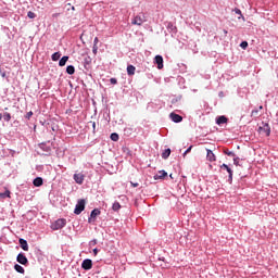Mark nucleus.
<instances>
[{
    "label": "nucleus",
    "instance_id": "1",
    "mask_svg": "<svg viewBox=\"0 0 278 278\" xmlns=\"http://www.w3.org/2000/svg\"><path fill=\"white\" fill-rule=\"evenodd\" d=\"M143 23H147V16H144V13H140L138 15H136L132 21H131V25H142Z\"/></svg>",
    "mask_w": 278,
    "mask_h": 278
},
{
    "label": "nucleus",
    "instance_id": "2",
    "mask_svg": "<svg viewBox=\"0 0 278 278\" xmlns=\"http://www.w3.org/2000/svg\"><path fill=\"white\" fill-rule=\"evenodd\" d=\"M258 134H261V136H270V125L262 123V126L258 127Z\"/></svg>",
    "mask_w": 278,
    "mask_h": 278
},
{
    "label": "nucleus",
    "instance_id": "3",
    "mask_svg": "<svg viewBox=\"0 0 278 278\" xmlns=\"http://www.w3.org/2000/svg\"><path fill=\"white\" fill-rule=\"evenodd\" d=\"M86 210V200H79L75 206L74 214H81Z\"/></svg>",
    "mask_w": 278,
    "mask_h": 278
},
{
    "label": "nucleus",
    "instance_id": "4",
    "mask_svg": "<svg viewBox=\"0 0 278 278\" xmlns=\"http://www.w3.org/2000/svg\"><path fill=\"white\" fill-rule=\"evenodd\" d=\"M64 227H66V219H58L51 225V229H53V231H58L59 229H62Z\"/></svg>",
    "mask_w": 278,
    "mask_h": 278
},
{
    "label": "nucleus",
    "instance_id": "5",
    "mask_svg": "<svg viewBox=\"0 0 278 278\" xmlns=\"http://www.w3.org/2000/svg\"><path fill=\"white\" fill-rule=\"evenodd\" d=\"M220 170H227L228 172V181L229 184H231V181H233V170L231 169V167H229L227 164H222L220 165Z\"/></svg>",
    "mask_w": 278,
    "mask_h": 278
},
{
    "label": "nucleus",
    "instance_id": "6",
    "mask_svg": "<svg viewBox=\"0 0 278 278\" xmlns=\"http://www.w3.org/2000/svg\"><path fill=\"white\" fill-rule=\"evenodd\" d=\"M99 215H101V211L99 208H94L93 211H91L90 217L88 218V223H94Z\"/></svg>",
    "mask_w": 278,
    "mask_h": 278
},
{
    "label": "nucleus",
    "instance_id": "7",
    "mask_svg": "<svg viewBox=\"0 0 278 278\" xmlns=\"http://www.w3.org/2000/svg\"><path fill=\"white\" fill-rule=\"evenodd\" d=\"M16 262H18V264H22L23 266H26V264L29 263V261L27 260V256H25V254L20 253L16 257Z\"/></svg>",
    "mask_w": 278,
    "mask_h": 278
},
{
    "label": "nucleus",
    "instance_id": "8",
    "mask_svg": "<svg viewBox=\"0 0 278 278\" xmlns=\"http://www.w3.org/2000/svg\"><path fill=\"white\" fill-rule=\"evenodd\" d=\"M81 268H84V270H90L92 268V260L90 258L84 260L81 263Z\"/></svg>",
    "mask_w": 278,
    "mask_h": 278
},
{
    "label": "nucleus",
    "instance_id": "9",
    "mask_svg": "<svg viewBox=\"0 0 278 278\" xmlns=\"http://www.w3.org/2000/svg\"><path fill=\"white\" fill-rule=\"evenodd\" d=\"M84 179H86V175L78 173V174H74V181H76L79 186H81V184H84Z\"/></svg>",
    "mask_w": 278,
    "mask_h": 278
},
{
    "label": "nucleus",
    "instance_id": "10",
    "mask_svg": "<svg viewBox=\"0 0 278 278\" xmlns=\"http://www.w3.org/2000/svg\"><path fill=\"white\" fill-rule=\"evenodd\" d=\"M155 64H157V68L162 70L164 68V58H162V55H156L154 58Z\"/></svg>",
    "mask_w": 278,
    "mask_h": 278
},
{
    "label": "nucleus",
    "instance_id": "11",
    "mask_svg": "<svg viewBox=\"0 0 278 278\" xmlns=\"http://www.w3.org/2000/svg\"><path fill=\"white\" fill-rule=\"evenodd\" d=\"M169 118L174 122V123H181V121H184V117H181V115L177 114V113H170L169 114Z\"/></svg>",
    "mask_w": 278,
    "mask_h": 278
},
{
    "label": "nucleus",
    "instance_id": "12",
    "mask_svg": "<svg viewBox=\"0 0 278 278\" xmlns=\"http://www.w3.org/2000/svg\"><path fill=\"white\" fill-rule=\"evenodd\" d=\"M206 160L208 162H216V154L210 149H206Z\"/></svg>",
    "mask_w": 278,
    "mask_h": 278
},
{
    "label": "nucleus",
    "instance_id": "13",
    "mask_svg": "<svg viewBox=\"0 0 278 278\" xmlns=\"http://www.w3.org/2000/svg\"><path fill=\"white\" fill-rule=\"evenodd\" d=\"M18 243H20L21 249H23V251H29V244H27V240L20 239Z\"/></svg>",
    "mask_w": 278,
    "mask_h": 278
},
{
    "label": "nucleus",
    "instance_id": "14",
    "mask_svg": "<svg viewBox=\"0 0 278 278\" xmlns=\"http://www.w3.org/2000/svg\"><path fill=\"white\" fill-rule=\"evenodd\" d=\"M227 117L225 115H222L219 117L216 118V124L217 125H225L227 123Z\"/></svg>",
    "mask_w": 278,
    "mask_h": 278
},
{
    "label": "nucleus",
    "instance_id": "15",
    "mask_svg": "<svg viewBox=\"0 0 278 278\" xmlns=\"http://www.w3.org/2000/svg\"><path fill=\"white\" fill-rule=\"evenodd\" d=\"M168 173H166L165 170H160L159 174H156L154 176V179H164V177H167Z\"/></svg>",
    "mask_w": 278,
    "mask_h": 278
},
{
    "label": "nucleus",
    "instance_id": "16",
    "mask_svg": "<svg viewBox=\"0 0 278 278\" xmlns=\"http://www.w3.org/2000/svg\"><path fill=\"white\" fill-rule=\"evenodd\" d=\"M33 184H34V186H35L36 188H40V186H42V184H43L42 178H41V177L35 178L34 181H33Z\"/></svg>",
    "mask_w": 278,
    "mask_h": 278
},
{
    "label": "nucleus",
    "instance_id": "17",
    "mask_svg": "<svg viewBox=\"0 0 278 278\" xmlns=\"http://www.w3.org/2000/svg\"><path fill=\"white\" fill-rule=\"evenodd\" d=\"M14 269L16 270V273H20L21 275H25V268H23V266L15 264Z\"/></svg>",
    "mask_w": 278,
    "mask_h": 278
},
{
    "label": "nucleus",
    "instance_id": "18",
    "mask_svg": "<svg viewBox=\"0 0 278 278\" xmlns=\"http://www.w3.org/2000/svg\"><path fill=\"white\" fill-rule=\"evenodd\" d=\"M127 73H128V75H136V66L128 65L127 66Z\"/></svg>",
    "mask_w": 278,
    "mask_h": 278
},
{
    "label": "nucleus",
    "instance_id": "19",
    "mask_svg": "<svg viewBox=\"0 0 278 278\" xmlns=\"http://www.w3.org/2000/svg\"><path fill=\"white\" fill-rule=\"evenodd\" d=\"M66 74H67V75H75V66L68 65V66L66 67Z\"/></svg>",
    "mask_w": 278,
    "mask_h": 278
},
{
    "label": "nucleus",
    "instance_id": "20",
    "mask_svg": "<svg viewBox=\"0 0 278 278\" xmlns=\"http://www.w3.org/2000/svg\"><path fill=\"white\" fill-rule=\"evenodd\" d=\"M162 157H163V160H168V157H170V149H166V150L162 153Z\"/></svg>",
    "mask_w": 278,
    "mask_h": 278
},
{
    "label": "nucleus",
    "instance_id": "21",
    "mask_svg": "<svg viewBox=\"0 0 278 278\" xmlns=\"http://www.w3.org/2000/svg\"><path fill=\"white\" fill-rule=\"evenodd\" d=\"M66 62H68V56H63V58L59 61V66H66Z\"/></svg>",
    "mask_w": 278,
    "mask_h": 278
},
{
    "label": "nucleus",
    "instance_id": "22",
    "mask_svg": "<svg viewBox=\"0 0 278 278\" xmlns=\"http://www.w3.org/2000/svg\"><path fill=\"white\" fill-rule=\"evenodd\" d=\"M10 190H5L3 193H0V199H10Z\"/></svg>",
    "mask_w": 278,
    "mask_h": 278
},
{
    "label": "nucleus",
    "instance_id": "23",
    "mask_svg": "<svg viewBox=\"0 0 278 278\" xmlns=\"http://www.w3.org/2000/svg\"><path fill=\"white\" fill-rule=\"evenodd\" d=\"M60 58H62V54L60 52H54L52 54V61L53 62H58V60H60Z\"/></svg>",
    "mask_w": 278,
    "mask_h": 278
},
{
    "label": "nucleus",
    "instance_id": "24",
    "mask_svg": "<svg viewBox=\"0 0 278 278\" xmlns=\"http://www.w3.org/2000/svg\"><path fill=\"white\" fill-rule=\"evenodd\" d=\"M112 210L113 212H118V210H121V203L114 202L112 205Z\"/></svg>",
    "mask_w": 278,
    "mask_h": 278
},
{
    "label": "nucleus",
    "instance_id": "25",
    "mask_svg": "<svg viewBox=\"0 0 278 278\" xmlns=\"http://www.w3.org/2000/svg\"><path fill=\"white\" fill-rule=\"evenodd\" d=\"M3 118L7 123H10V121H12V115L10 113H4Z\"/></svg>",
    "mask_w": 278,
    "mask_h": 278
},
{
    "label": "nucleus",
    "instance_id": "26",
    "mask_svg": "<svg viewBox=\"0 0 278 278\" xmlns=\"http://www.w3.org/2000/svg\"><path fill=\"white\" fill-rule=\"evenodd\" d=\"M118 134H116V132H113V134H111V140H113V142H118Z\"/></svg>",
    "mask_w": 278,
    "mask_h": 278
},
{
    "label": "nucleus",
    "instance_id": "27",
    "mask_svg": "<svg viewBox=\"0 0 278 278\" xmlns=\"http://www.w3.org/2000/svg\"><path fill=\"white\" fill-rule=\"evenodd\" d=\"M235 12H236V14L239 15V17H238L239 20L242 18V21H245L244 16L242 15V11L240 9H235Z\"/></svg>",
    "mask_w": 278,
    "mask_h": 278
},
{
    "label": "nucleus",
    "instance_id": "28",
    "mask_svg": "<svg viewBox=\"0 0 278 278\" xmlns=\"http://www.w3.org/2000/svg\"><path fill=\"white\" fill-rule=\"evenodd\" d=\"M225 155H228L230 157H236V153H233L232 151L229 150H224Z\"/></svg>",
    "mask_w": 278,
    "mask_h": 278
},
{
    "label": "nucleus",
    "instance_id": "29",
    "mask_svg": "<svg viewBox=\"0 0 278 278\" xmlns=\"http://www.w3.org/2000/svg\"><path fill=\"white\" fill-rule=\"evenodd\" d=\"M240 47H241V49H247V48L249 47V42L242 41V42L240 43Z\"/></svg>",
    "mask_w": 278,
    "mask_h": 278
},
{
    "label": "nucleus",
    "instance_id": "30",
    "mask_svg": "<svg viewBox=\"0 0 278 278\" xmlns=\"http://www.w3.org/2000/svg\"><path fill=\"white\" fill-rule=\"evenodd\" d=\"M233 164H235V166H240V157H235Z\"/></svg>",
    "mask_w": 278,
    "mask_h": 278
},
{
    "label": "nucleus",
    "instance_id": "31",
    "mask_svg": "<svg viewBox=\"0 0 278 278\" xmlns=\"http://www.w3.org/2000/svg\"><path fill=\"white\" fill-rule=\"evenodd\" d=\"M27 16H28V18H35V17H36V13L29 11V12L27 13Z\"/></svg>",
    "mask_w": 278,
    "mask_h": 278
},
{
    "label": "nucleus",
    "instance_id": "32",
    "mask_svg": "<svg viewBox=\"0 0 278 278\" xmlns=\"http://www.w3.org/2000/svg\"><path fill=\"white\" fill-rule=\"evenodd\" d=\"M31 116H34V112L29 111V112L26 114L25 118H27V119L29 121V119L31 118Z\"/></svg>",
    "mask_w": 278,
    "mask_h": 278
},
{
    "label": "nucleus",
    "instance_id": "33",
    "mask_svg": "<svg viewBox=\"0 0 278 278\" xmlns=\"http://www.w3.org/2000/svg\"><path fill=\"white\" fill-rule=\"evenodd\" d=\"M192 151V146H190L184 153V157H186V155H188V153H190Z\"/></svg>",
    "mask_w": 278,
    "mask_h": 278
},
{
    "label": "nucleus",
    "instance_id": "34",
    "mask_svg": "<svg viewBox=\"0 0 278 278\" xmlns=\"http://www.w3.org/2000/svg\"><path fill=\"white\" fill-rule=\"evenodd\" d=\"M110 81L113 86H116V84H118V80L116 78H111Z\"/></svg>",
    "mask_w": 278,
    "mask_h": 278
},
{
    "label": "nucleus",
    "instance_id": "35",
    "mask_svg": "<svg viewBox=\"0 0 278 278\" xmlns=\"http://www.w3.org/2000/svg\"><path fill=\"white\" fill-rule=\"evenodd\" d=\"M92 51L94 55H97V51H99V47L97 45H93Z\"/></svg>",
    "mask_w": 278,
    "mask_h": 278
},
{
    "label": "nucleus",
    "instance_id": "36",
    "mask_svg": "<svg viewBox=\"0 0 278 278\" xmlns=\"http://www.w3.org/2000/svg\"><path fill=\"white\" fill-rule=\"evenodd\" d=\"M257 114H258V111H257V110H253V111L251 112V116H257Z\"/></svg>",
    "mask_w": 278,
    "mask_h": 278
},
{
    "label": "nucleus",
    "instance_id": "37",
    "mask_svg": "<svg viewBox=\"0 0 278 278\" xmlns=\"http://www.w3.org/2000/svg\"><path fill=\"white\" fill-rule=\"evenodd\" d=\"M93 45H96V47H97V45H99V37H96V38L93 39Z\"/></svg>",
    "mask_w": 278,
    "mask_h": 278
},
{
    "label": "nucleus",
    "instance_id": "38",
    "mask_svg": "<svg viewBox=\"0 0 278 278\" xmlns=\"http://www.w3.org/2000/svg\"><path fill=\"white\" fill-rule=\"evenodd\" d=\"M132 188H138V182H130Z\"/></svg>",
    "mask_w": 278,
    "mask_h": 278
},
{
    "label": "nucleus",
    "instance_id": "39",
    "mask_svg": "<svg viewBox=\"0 0 278 278\" xmlns=\"http://www.w3.org/2000/svg\"><path fill=\"white\" fill-rule=\"evenodd\" d=\"M92 128H93V130L97 129V123H94V122L92 123Z\"/></svg>",
    "mask_w": 278,
    "mask_h": 278
},
{
    "label": "nucleus",
    "instance_id": "40",
    "mask_svg": "<svg viewBox=\"0 0 278 278\" xmlns=\"http://www.w3.org/2000/svg\"><path fill=\"white\" fill-rule=\"evenodd\" d=\"M99 253L98 249H93V254L97 255Z\"/></svg>",
    "mask_w": 278,
    "mask_h": 278
},
{
    "label": "nucleus",
    "instance_id": "41",
    "mask_svg": "<svg viewBox=\"0 0 278 278\" xmlns=\"http://www.w3.org/2000/svg\"><path fill=\"white\" fill-rule=\"evenodd\" d=\"M2 118H3V115L0 113V121H2Z\"/></svg>",
    "mask_w": 278,
    "mask_h": 278
},
{
    "label": "nucleus",
    "instance_id": "42",
    "mask_svg": "<svg viewBox=\"0 0 278 278\" xmlns=\"http://www.w3.org/2000/svg\"><path fill=\"white\" fill-rule=\"evenodd\" d=\"M92 242H93V244H97V240H93Z\"/></svg>",
    "mask_w": 278,
    "mask_h": 278
},
{
    "label": "nucleus",
    "instance_id": "43",
    "mask_svg": "<svg viewBox=\"0 0 278 278\" xmlns=\"http://www.w3.org/2000/svg\"><path fill=\"white\" fill-rule=\"evenodd\" d=\"M72 10L75 11V7H72Z\"/></svg>",
    "mask_w": 278,
    "mask_h": 278
},
{
    "label": "nucleus",
    "instance_id": "44",
    "mask_svg": "<svg viewBox=\"0 0 278 278\" xmlns=\"http://www.w3.org/2000/svg\"><path fill=\"white\" fill-rule=\"evenodd\" d=\"M224 34H227V30H224Z\"/></svg>",
    "mask_w": 278,
    "mask_h": 278
}]
</instances>
